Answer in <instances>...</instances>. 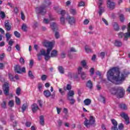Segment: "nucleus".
Masks as SVG:
<instances>
[{
  "mask_svg": "<svg viewBox=\"0 0 130 130\" xmlns=\"http://www.w3.org/2000/svg\"><path fill=\"white\" fill-rule=\"evenodd\" d=\"M57 123L58 126L60 127L61 126V125H62V121L61 120H58L57 121Z\"/></svg>",
  "mask_w": 130,
  "mask_h": 130,
  "instance_id": "obj_54",
  "label": "nucleus"
},
{
  "mask_svg": "<svg viewBox=\"0 0 130 130\" xmlns=\"http://www.w3.org/2000/svg\"><path fill=\"white\" fill-rule=\"evenodd\" d=\"M51 5V3L49 0H44L42 5L40 7L36 8V12L37 14H41L44 16L46 14V8Z\"/></svg>",
  "mask_w": 130,
  "mask_h": 130,
  "instance_id": "obj_3",
  "label": "nucleus"
},
{
  "mask_svg": "<svg viewBox=\"0 0 130 130\" xmlns=\"http://www.w3.org/2000/svg\"><path fill=\"white\" fill-rule=\"evenodd\" d=\"M79 7H84L85 6V3L83 1L80 2L78 5Z\"/></svg>",
  "mask_w": 130,
  "mask_h": 130,
  "instance_id": "obj_60",
  "label": "nucleus"
},
{
  "mask_svg": "<svg viewBox=\"0 0 130 130\" xmlns=\"http://www.w3.org/2000/svg\"><path fill=\"white\" fill-rule=\"evenodd\" d=\"M112 123L114 125V126H117V121L115 120V119H113L111 120Z\"/></svg>",
  "mask_w": 130,
  "mask_h": 130,
  "instance_id": "obj_40",
  "label": "nucleus"
},
{
  "mask_svg": "<svg viewBox=\"0 0 130 130\" xmlns=\"http://www.w3.org/2000/svg\"><path fill=\"white\" fill-rule=\"evenodd\" d=\"M89 20H88V19H85V20H84V21H83V24H84V25H88V24H89Z\"/></svg>",
  "mask_w": 130,
  "mask_h": 130,
  "instance_id": "obj_64",
  "label": "nucleus"
},
{
  "mask_svg": "<svg viewBox=\"0 0 130 130\" xmlns=\"http://www.w3.org/2000/svg\"><path fill=\"white\" fill-rule=\"evenodd\" d=\"M44 46L48 48L47 49V52L46 51L43 49H41V52H42V54L43 55V56L45 57V60H48L50 57H56V56H57V51L56 50H52V47L53 46L52 42H45ZM50 52L51 55L50 56L49 54Z\"/></svg>",
  "mask_w": 130,
  "mask_h": 130,
  "instance_id": "obj_2",
  "label": "nucleus"
},
{
  "mask_svg": "<svg viewBox=\"0 0 130 130\" xmlns=\"http://www.w3.org/2000/svg\"><path fill=\"white\" fill-rule=\"evenodd\" d=\"M13 12L15 13V14H18V12H19V9H18V7H15L14 8Z\"/></svg>",
  "mask_w": 130,
  "mask_h": 130,
  "instance_id": "obj_62",
  "label": "nucleus"
},
{
  "mask_svg": "<svg viewBox=\"0 0 130 130\" xmlns=\"http://www.w3.org/2000/svg\"><path fill=\"white\" fill-rule=\"evenodd\" d=\"M119 107L121 109H123V110H126V109H127V107H126V105L125 104H120L119 105Z\"/></svg>",
  "mask_w": 130,
  "mask_h": 130,
  "instance_id": "obj_26",
  "label": "nucleus"
},
{
  "mask_svg": "<svg viewBox=\"0 0 130 130\" xmlns=\"http://www.w3.org/2000/svg\"><path fill=\"white\" fill-rule=\"evenodd\" d=\"M34 64V61H33V60H30V61H29V67L30 68H32Z\"/></svg>",
  "mask_w": 130,
  "mask_h": 130,
  "instance_id": "obj_52",
  "label": "nucleus"
},
{
  "mask_svg": "<svg viewBox=\"0 0 130 130\" xmlns=\"http://www.w3.org/2000/svg\"><path fill=\"white\" fill-rule=\"evenodd\" d=\"M3 92L6 96H8L9 92L10 91V87H9V84L6 83L3 86Z\"/></svg>",
  "mask_w": 130,
  "mask_h": 130,
  "instance_id": "obj_10",
  "label": "nucleus"
},
{
  "mask_svg": "<svg viewBox=\"0 0 130 130\" xmlns=\"http://www.w3.org/2000/svg\"><path fill=\"white\" fill-rule=\"evenodd\" d=\"M81 66L83 68H85V69H88V66H87V62H86L85 60H83L81 62Z\"/></svg>",
  "mask_w": 130,
  "mask_h": 130,
  "instance_id": "obj_23",
  "label": "nucleus"
},
{
  "mask_svg": "<svg viewBox=\"0 0 130 130\" xmlns=\"http://www.w3.org/2000/svg\"><path fill=\"white\" fill-rule=\"evenodd\" d=\"M100 9V11L99 12V14L100 15V16H101V15H102V13H104V9H103L102 7H99Z\"/></svg>",
  "mask_w": 130,
  "mask_h": 130,
  "instance_id": "obj_44",
  "label": "nucleus"
},
{
  "mask_svg": "<svg viewBox=\"0 0 130 130\" xmlns=\"http://www.w3.org/2000/svg\"><path fill=\"white\" fill-rule=\"evenodd\" d=\"M59 92L61 94V95L63 96V95H64V94H66V93L64 92V91L62 90V88H59Z\"/></svg>",
  "mask_w": 130,
  "mask_h": 130,
  "instance_id": "obj_47",
  "label": "nucleus"
},
{
  "mask_svg": "<svg viewBox=\"0 0 130 130\" xmlns=\"http://www.w3.org/2000/svg\"><path fill=\"white\" fill-rule=\"evenodd\" d=\"M21 91H22V89L20 87H17L16 90V94L17 96H20L21 95Z\"/></svg>",
  "mask_w": 130,
  "mask_h": 130,
  "instance_id": "obj_27",
  "label": "nucleus"
},
{
  "mask_svg": "<svg viewBox=\"0 0 130 130\" xmlns=\"http://www.w3.org/2000/svg\"><path fill=\"white\" fill-rule=\"evenodd\" d=\"M21 20H23V21H24L25 20V15L24 14V12H21Z\"/></svg>",
  "mask_w": 130,
  "mask_h": 130,
  "instance_id": "obj_55",
  "label": "nucleus"
},
{
  "mask_svg": "<svg viewBox=\"0 0 130 130\" xmlns=\"http://www.w3.org/2000/svg\"><path fill=\"white\" fill-rule=\"evenodd\" d=\"M28 76L30 78V79H33L35 77L33 75V73H32L31 71H29L28 73Z\"/></svg>",
  "mask_w": 130,
  "mask_h": 130,
  "instance_id": "obj_31",
  "label": "nucleus"
},
{
  "mask_svg": "<svg viewBox=\"0 0 130 130\" xmlns=\"http://www.w3.org/2000/svg\"><path fill=\"white\" fill-rule=\"evenodd\" d=\"M70 14L73 15V16H76L77 15V10L75 9H70Z\"/></svg>",
  "mask_w": 130,
  "mask_h": 130,
  "instance_id": "obj_22",
  "label": "nucleus"
},
{
  "mask_svg": "<svg viewBox=\"0 0 130 130\" xmlns=\"http://www.w3.org/2000/svg\"><path fill=\"white\" fill-rule=\"evenodd\" d=\"M85 49L86 52H87V53L92 52V49H91V48L89 47V46H85Z\"/></svg>",
  "mask_w": 130,
  "mask_h": 130,
  "instance_id": "obj_32",
  "label": "nucleus"
},
{
  "mask_svg": "<svg viewBox=\"0 0 130 130\" xmlns=\"http://www.w3.org/2000/svg\"><path fill=\"white\" fill-rule=\"evenodd\" d=\"M27 29H28V26L25 24H23L22 25V29L24 32H27Z\"/></svg>",
  "mask_w": 130,
  "mask_h": 130,
  "instance_id": "obj_33",
  "label": "nucleus"
},
{
  "mask_svg": "<svg viewBox=\"0 0 130 130\" xmlns=\"http://www.w3.org/2000/svg\"><path fill=\"white\" fill-rule=\"evenodd\" d=\"M108 8L111 9V10H113L115 8V3L113 2H111L110 0H107V1Z\"/></svg>",
  "mask_w": 130,
  "mask_h": 130,
  "instance_id": "obj_14",
  "label": "nucleus"
},
{
  "mask_svg": "<svg viewBox=\"0 0 130 130\" xmlns=\"http://www.w3.org/2000/svg\"><path fill=\"white\" fill-rule=\"evenodd\" d=\"M44 95L46 98H49V97H51L52 99H54L55 98V94L53 93L51 94V92L49 90H45L43 92Z\"/></svg>",
  "mask_w": 130,
  "mask_h": 130,
  "instance_id": "obj_8",
  "label": "nucleus"
},
{
  "mask_svg": "<svg viewBox=\"0 0 130 130\" xmlns=\"http://www.w3.org/2000/svg\"><path fill=\"white\" fill-rule=\"evenodd\" d=\"M127 74L125 72H120L119 68L114 67L109 70L107 72V79L108 81L116 84H122L123 82L125 80Z\"/></svg>",
  "mask_w": 130,
  "mask_h": 130,
  "instance_id": "obj_1",
  "label": "nucleus"
},
{
  "mask_svg": "<svg viewBox=\"0 0 130 130\" xmlns=\"http://www.w3.org/2000/svg\"><path fill=\"white\" fill-rule=\"evenodd\" d=\"M5 27L7 31H11L12 25L10 24V20H6L4 23Z\"/></svg>",
  "mask_w": 130,
  "mask_h": 130,
  "instance_id": "obj_13",
  "label": "nucleus"
},
{
  "mask_svg": "<svg viewBox=\"0 0 130 130\" xmlns=\"http://www.w3.org/2000/svg\"><path fill=\"white\" fill-rule=\"evenodd\" d=\"M58 70L60 74H64V69H63V68H62V67L59 66L58 67Z\"/></svg>",
  "mask_w": 130,
  "mask_h": 130,
  "instance_id": "obj_30",
  "label": "nucleus"
},
{
  "mask_svg": "<svg viewBox=\"0 0 130 130\" xmlns=\"http://www.w3.org/2000/svg\"><path fill=\"white\" fill-rule=\"evenodd\" d=\"M15 102L17 105H20L21 104V100L17 96H15Z\"/></svg>",
  "mask_w": 130,
  "mask_h": 130,
  "instance_id": "obj_34",
  "label": "nucleus"
},
{
  "mask_svg": "<svg viewBox=\"0 0 130 130\" xmlns=\"http://www.w3.org/2000/svg\"><path fill=\"white\" fill-rule=\"evenodd\" d=\"M102 5H103V0H99V8L101 7Z\"/></svg>",
  "mask_w": 130,
  "mask_h": 130,
  "instance_id": "obj_53",
  "label": "nucleus"
},
{
  "mask_svg": "<svg viewBox=\"0 0 130 130\" xmlns=\"http://www.w3.org/2000/svg\"><path fill=\"white\" fill-rule=\"evenodd\" d=\"M83 70V68L81 67H79L78 69V75H81L82 73H83V72H82V71Z\"/></svg>",
  "mask_w": 130,
  "mask_h": 130,
  "instance_id": "obj_43",
  "label": "nucleus"
},
{
  "mask_svg": "<svg viewBox=\"0 0 130 130\" xmlns=\"http://www.w3.org/2000/svg\"><path fill=\"white\" fill-rule=\"evenodd\" d=\"M8 44L10 46H13V44H14V41H13V39H10L9 40Z\"/></svg>",
  "mask_w": 130,
  "mask_h": 130,
  "instance_id": "obj_49",
  "label": "nucleus"
},
{
  "mask_svg": "<svg viewBox=\"0 0 130 130\" xmlns=\"http://www.w3.org/2000/svg\"><path fill=\"white\" fill-rule=\"evenodd\" d=\"M0 16L1 18L5 19L6 18V13L4 11H1Z\"/></svg>",
  "mask_w": 130,
  "mask_h": 130,
  "instance_id": "obj_36",
  "label": "nucleus"
},
{
  "mask_svg": "<svg viewBox=\"0 0 130 130\" xmlns=\"http://www.w3.org/2000/svg\"><path fill=\"white\" fill-rule=\"evenodd\" d=\"M67 99H68V100H69V101H70V104L71 105H74V104H75V103L76 102V100H75L73 98L69 97Z\"/></svg>",
  "mask_w": 130,
  "mask_h": 130,
  "instance_id": "obj_25",
  "label": "nucleus"
},
{
  "mask_svg": "<svg viewBox=\"0 0 130 130\" xmlns=\"http://www.w3.org/2000/svg\"><path fill=\"white\" fill-rule=\"evenodd\" d=\"M60 56L61 58H66V52H62L60 54Z\"/></svg>",
  "mask_w": 130,
  "mask_h": 130,
  "instance_id": "obj_57",
  "label": "nucleus"
},
{
  "mask_svg": "<svg viewBox=\"0 0 130 130\" xmlns=\"http://www.w3.org/2000/svg\"><path fill=\"white\" fill-rule=\"evenodd\" d=\"M40 123L43 126H44V116L43 115H41L40 116Z\"/></svg>",
  "mask_w": 130,
  "mask_h": 130,
  "instance_id": "obj_20",
  "label": "nucleus"
},
{
  "mask_svg": "<svg viewBox=\"0 0 130 130\" xmlns=\"http://www.w3.org/2000/svg\"><path fill=\"white\" fill-rule=\"evenodd\" d=\"M28 107V105H27V104H24L22 105V107H21V109H22V112L23 113H24V112H25V110H26V109H27V108Z\"/></svg>",
  "mask_w": 130,
  "mask_h": 130,
  "instance_id": "obj_28",
  "label": "nucleus"
},
{
  "mask_svg": "<svg viewBox=\"0 0 130 130\" xmlns=\"http://www.w3.org/2000/svg\"><path fill=\"white\" fill-rule=\"evenodd\" d=\"M123 127H124L123 124L120 123L119 124V126H118V129L119 130H123Z\"/></svg>",
  "mask_w": 130,
  "mask_h": 130,
  "instance_id": "obj_48",
  "label": "nucleus"
},
{
  "mask_svg": "<svg viewBox=\"0 0 130 130\" xmlns=\"http://www.w3.org/2000/svg\"><path fill=\"white\" fill-rule=\"evenodd\" d=\"M14 72L17 74H22V73H26V68L25 67L21 68L19 64L14 66Z\"/></svg>",
  "mask_w": 130,
  "mask_h": 130,
  "instance_id": "obj_6",
  "label": "nucleus"
},
{
  "mask_svg": "<svg viewBox=\"0 0 130 130\" xmlns=\"http://www.w3.org/2000/svg\"><path fill=\"white\" fill-rule=\"evenodd\" d=\"M64 91H67V90H68V91H71V90H72V86L71 85V84H67V87H64L63 88Z\"/></svg>",
  "mask_w": 130,
  "mask_h": 130,
  "instance_id": "obj_29",
  "label": "nucleus"
},
{
  "mask_svg": "<svg viewBox=\"0 0 130 130\" xmlns=\"http://www.w3.org/2000/svg\"><path fill=\"white\" fill-rule=\"evenodd\" d=\"M102 21L103 22H104V23H105V25H106V26H108V21H107V20H106V19H105V18H102Z\"/></svg>",
  "mask_w": 130,
  "mask_h": 130,
  "instance_id": "obj_63",
  "label": "nucleus"
},
{
  "mask_svg": "<svg viewBox=\"0 0 130 130\" xmlns=\"http://www.w3.org/2000/svg\"><path fill=\"white\" fill-rule=\"evenodd\" d=\"M41 79L42 81H46V79H47V76H46V75H42L41 77Z\"/></svg>",
  "mask_w": 130,
  "mask_h": 130,
  "instance_id": "obj_42",
  "label": "nucleus"
},
{
  "mask_svg": "<svg viewBox=\"0 0 130 130\" xmlns=\"http://www.w3.org/2000/svg\"><path fill=\"white\" fill-rule=\"evenodd\" d=\"M25 125L27 127H30L31 126V122L27 121L25 123Z\"/></svg>",
  "mask_w": 130,
  "mask_h": 130,
  "instance_id": "obj_61",
  "label": "nucleus"
},
{
  "mask_svg": "<svg viewBox=\"0 0 130 130\" xmlns=\"http://www.w3.org/2000/svg\"><path fill=\"white\" fill-rule=\"evenodd\" d=\"M66 20L70 25H74V24L76 23V18L73 16L68 15L66 17Z\"/></svg>",
  "mask_w": 130,
  "mask_h": 130,
  "instance_id": "obj_11",
  "label": "nucleus"
},
{
  "mask_svg": "<svg viewBox=\"0 0 130 130\" xmlns=\"http://www.w3.org/2000/svg\"><path fill=\"white\" fill-rule=\"evenodd\" d=\"M111 93L113 95H116L118 98H123V96H124L125 91L124 90V89H123V87H118L117 88H112Z\"/></svg>",
  "mask_w": 130,
  "mask_h": 130,
  "instance_id": "obj_4",
  "label": "nucleus"
},
{
  "mask_svg": "<svg viewBox=\"0 0 130 130\" xmlns=\"http://www.w3.org/2000/svg\"><path fill=\"white\" fill-rule=\"evenodd\" d=\"M75 95V91L74 90H70L68 93L67 98H71V97H74Z\"/></svg>",
  "mask_w": 130,
  "mask_h": 130,
  "instance_id": "obj_19",
  "label": "nucleus"
},
{
  "mask_svg": "<svg viewBox=\"0 0 130 130\" xmlns=\"http://www.w3.org/2000/svg\"><path fill=\"white\" fill-rule=\"evenodd\" d=\"M120 116L125 120V124H129V117H128V115H127V114L122 113L120 114Z\"/></svg>",
  "mask_w": 130,
  "mask_h": 130,
  "instance_id": "obj_12",
  "label": "nucleus"
},
{
  "mask_svg": "<svg viewBox=\"0 0 130 130\" xmlns=\"http://www.w3.org/2000/svg\"><path fill=\"white\" fill-rule=\"evenodd\" d=\"M90 76L94 75V74H95V69H94L93 68H91L90 70Z\"/></svg>",
  "mask_w": 130,
  "mask_h": 130,
  "instance_id": "obj_45",
  "label": "nucleus"
},
{
  "mask_svg": "<svg viewBox=\"0 0 130 130\" xmlns=\"http://www.w3.org/2000/svg\"><path fill=\"white\" fill-rule=\"evenodd\" d=\"M1 107L4 108V109L7 108V103L6 101H3V103L1 104Z\"/></svg>",
  "mask_w": 130,
  "mask_h": 130,
  "instance_id": "obj_39",
  "label": "nucleus"
},
{
  "mask_svg": "<svg viewBox=\"0 0 130 130\" xmlns=\"http://www.w3.org/2000/svg\"><path fill=\"white\" fill-rule=\"evenodd\" d=\"M51 28L55 33V37L56 39H58L59 38V33L56 31H57V27L56 26V23L55 22H53L50 24Z\"/></svg>",
  "mask_w": 130,
  "mask_h": 130,
  "instance_id": "obj_7",
  "label": "nucleus"
},
{
  "mask_svg": "<svg viewBox=\"0 0 130 130\" xmlns=\"http://www.w3.org/2000/svg\"><path fill=\"white\" fill-rule=\"evenodd\" d=\"M86 87L87 88H88V89H92V88H93V83H92V81L91 80H88L87 82H86Z\"/></svg>",
  "mask_w": 130,
  "mask_h": 130,
  "instance_id": "obj_17",
  "label": "nucleus"
},
{
  "mask_svg": "<svg viewBox=\"0 0 130 130\" xmlns=\"http://www.w3.org/2000/svg\"><path fill=\"white\" fill-rule=\"evenodd\" d=\"M41 55H43L41 52V50H40V53L38 54V57L39 60H41Z\"/></svg>",
  "mask_w": 130,
  "mask_h": 130,
  "instance_id": "obj_59",
  "label": "nucleus"
},
{
  "mask_svg": "<svg viewBox=\"0 0 130 130\" xmlns=\"http://www.w3.org/2000/svg\"><path fill=\"white\" fill-rule=\"evenodd\" d=\"M38 103L40 106V107H41V108H42V106H43V104H42V101L41 100H38Z\"/></svg>",
  "mask_w": 130,
  "mask_h": 130,
  "instance_id": "obj_58",
  "label": "nucleus"
},
{
  "mask_svg": "<svg viewBox=\"0 0 130 130\" xmlns=\"http://www.w3.org/2000/svg\"><path fill=\"white\" fill-rule=\"evenodd\" d=\"M43 22L44 24H49V20H48V19L44 18L43 19Z\"/></svg>",
  "mask_w": 130,
  "mask_h": 130,
  "instance_id": "obj_50",
  "label": "nucleus"
},
{
  "mask_svg": "<svg viewBox=\"0 0 130 130\" xmlns=\"http://www.w3.org/2000/svg\"><path fill=\"white\" fill-rule=\"evenodd\" d=\"M8 76L10 81H14V77H13L12 74L9 73Z\"/></svg>",
  "mask_w": 130,
  "mask_h": 130,
  "instance_id": "obj_46",
  "label": "nucleus"
},
{
  "mask_svg": "<svg viewBox=\"0 0 130 130\" xmlns=\"http://www.w3.org/2000/svg\"><path fill=\"white\" fill-rule=\"evenodd\" d=\"M8 105L9 106H10V107H14V105H15V104H14V101H10L8 103Z\"/></svg>",
  "mask_w": 130,
  "mask_h": 130,
  "instance_id": "obj_38",
  "label": "nucleus"
},
{
  "mask_svg": "<svg viewBox=\"0 0 130 130\" xmlns=\"http://www.w3.org/2000/svg\"><path fill=\"white\" fill-rule=\"evenodd\" d=\"M115 46H117V47H119L122 45V43H121L120 41L116 40L115 41Z\"/></svg>",
  "mask_w": 130,
  "mask_h": 130,
  "instance_id": "obj_21",
  "label": "nucleus"
},
{
  "mask_svg": "<svg viewBox=\"0 0 130 130\" xmlns=\"http://www.w3.org/2000/svg\"><path fill=\"white\" fill-rule=\"evenodd\" d=\"M14 34L15 37H17V38H20L21 37V34L19 33L17 31H15L14 32Z\"/></svg>",
  "mask_w": 130,
  "mask_h": 130,
  "instance_id": "obj_35",
  "label": "nucleus"
},
{
  "mask_svg": "<svg viewBox=\"0 0 130 130\" xmlns=\"http://www.w3.org/2000/svg\"><path fill=\"white\" fill-rule=\"evenodd\" d=\"M5 36L6 38L11 39V38L12 37V35L10 34V33L9 32H7L5 35Z\"/></svg>",
  "mask_w": 130,
  "mask_h": 130,
  "instance_id": "obj_56",
  "label": "nucleus"
},
{
  "mask_svg": "<svg viewBox=\"0 0 130 130\" xmlns=\"http://www.w3.org/2000/svg\"><path fill=\"white\" fill-rule=\"evenodd\" d=\"M31 110L34 113L37 112V110H39V107L37 104H34L31 105Z\"/></svg>",
  "mask_w": 130,
  "mask_h": 130,
  "instance_id": "obj_15",
  "label": "nucleus"
},
{
  "mask_svg": "<svg viewBox=\"0 0 130 130\" xmlns=\"http://www.w3.org/2000/svg\"><path fill=\"white\" fill-rule=\"evenodd\" d=\"M130 37V27L128 26L127 27V32L124 34V38L125 40H126L127 38Z\"/></svg>",
  "mask_w": 130,
  "mask_h": 130,
  "instance_id": "obj_16",
  "label": "nucleus"
},
{
  "mask_svg": "<svg viewBox=\"0 0 130 130\" xmlns=\"http://www.w3.org/2000/svg\"><path fill=\"white\" fill-rule=\"evenodd\" d=\"M85 120L83 122V124L86 126V127H89V125H93L95 124V118L93 116H90L89 117V120L86 118H85Z\"/></svg>",
  "mask_w": 130,
  "mask_h": 130,
  "instance_id": "obj_5",
  "label": "nucleus"
},
{
  "mask_svg": "<svg viewBox=\"0 0 130 130\" xmlns=\"http://www.w3.org/2000/svg\"><path fill=\"white\" fill-rule=\"evenodd\" d=\"M119 19L121 22H124V15H123V14H120Z\"/></svg>",
  "mask_w": 130,
  "mask_h": 130,
  "instance_id": "obj_37",
  "label": "nucleus"
},
{
  "mask_svg": "<svg viewBox=\"0 0 130 130\" xmlns=\"http://www.w3.org/2000/svg\"><path fill=\"white\" fill-rule=\"evenodd\" d=\"M81 77L82 79V80H85V79L86 78V73H85V72H82L81 73Z\"/></svg>",
  "mask_w": 130,
  "mask_h": 130,
  "instance_id": "obj_41",
  "label": "nucleus"
},
{
  "mask_svg": "<svg viewBox=\"0 0 130 130\" xmlns=\"http://www.w3.org/2000/svg\"><path fill=\"white\" fill-rule=\"evenodd\" d=\"M113 27L115 31H118L119 30V25H118V24H117V23L114 22L113 24Z\"/></svg>",
  "mask_w": 130,
  "mask_h": 130,
  "instance_id": "obj_24",
  "label": "nucleus"
},
{
  "mask_svg": "<svg viewBox=\"0 0 130 130\" xmlns=\"http://www.w3.org/2000/svg\"><path fill=\"white\" fill-rule=\"evenodd\" d=\"M19 61L21 64H24V63H25V60H24V58L22 57L19 59Z\"/></svg>",
  "mask_w": 130,
  "mask_h": 130,
  "instance_id": "obj_51",
  "label": "nucleus"
},
{
  "mask_svg": "<svg viewBox=\"0 0 130 130\" xmlns=\"http://www.w3.org/2000/svg\"><path fill=\"white\" fill-rule=\"evenodd\" d=\"M83 103L85 106H89L91 104V100L89 99H86L83 101Z\"/></svg>",
  "mask_w": 130,
  "mask_h": 130,
  "instance_id": "obj_18",
  "label": "nucleus"
},
{
  "mask_svg": "<svg viewBox=\"0 0 130 130\" xmlns=\"http://www.w3.org/2000/svg\"><path fill=\"white\" fill-rule=\"evenodd\" d=\"M57 13L58 14H60V15H61V17L60 18V21L61 22V24L64 25V23H66L65 18H64V16L66 15V11L61 10L60 12V13H59V11H58Z\"/></svg>",
  "mask_w": 130,
  "mask_h": 130,
  "instance_id": "obj_9",
  "label": "nucleus"
}]
</instances>
